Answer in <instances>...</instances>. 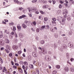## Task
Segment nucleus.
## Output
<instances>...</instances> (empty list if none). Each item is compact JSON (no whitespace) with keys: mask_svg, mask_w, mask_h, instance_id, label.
Here are the masks:
<instances>
[{"mask_svg":"<svg viewBox=\"0 0 74 74\" xmlns=\"http://www.w3.org/2000/svg\"><path fill=\"white\" fill-rule=\"evenodd\" d=\"M17 29H21V26H17Z\"/></svg>","mask_w":74,"mask_h":74,"instance_id":"c756f323","label":"nucleus"},{"mask_svg":"<svg viewBox=\"0 0 74 74\" xmlns=\"http://www.w3.org/2000/svg\"><path fill=\"white\" fill-rule=\"evenodd\" d=\"M14 64L15 66H19V64L18 63H15Z\"/></svg>","mask_w":74,"mask_h":74,"instance_id":"5fc2aeb1","label":"nucleus"},{"mask_svg":"<svg viewBox=\"0 0 74 74\" xmlns=\"http://www.w3.org/2000/svg\"><path fill=\"white\" fill-rule=\"evenodd\" d=\"M5 41L6 43H7V44H8L10 42V41L8 39H5Z\"/></svg>","mask_w":74,"mask_h":74,"instance_id":"9d476101","label":"nucleus"},{"mask_svg":"<svg viewBox=\"0 0 74 74\" xmlns=\"http://www.w3.org/2000/svg\"><path fill=\"white\" fill-rule=\"evenodd\" d=\"M54 36L56 38H58V34L57 33L54 34Z\"/></svg>","mask_w":74,"mask_h":74,"instance_id":"aec40b11","label":"nucleus"},{"mask_svg":"<svg viewBox=\"0 0 74 74\" xmlns=\"http://www.w3.org/2000/svg\"><path fill=\"white\" fill-rule=\"evenodd\" d=\"M52 2L53 3V4H54L56 3V1H55V0H52Z\"/></svg>","mask_w":74,"mask_h":74,"instance_id":"ea45409f","label":"nucleus"},{"mask_svg":"<svg viewBox=\"0 0 74 74\" xmlns=\"http://www.w3.org/2000/svg\"><path fill=\"white\" fill-rule=\"evenodd\" d=\"M71 71L72 72H74V69L73 68H71Z\"/></svg>","mask_w":74,"mask_h":74,"instance_id":"a878e982","label":"nucleus"},{"mask_svg":"<svg viewBox=\"0 0 74 74\" xmlns=\"http://www.w3.org/2000/svg\"><path fill=\"white\" fill-rule=\"evenodd\" d=\"M11 63H12V66H14V62H13V61H11Z\"/></svg>","mask_w":74,"mask_h":74,"instance_id":"603ef678","label":"nucleus"},{"mask_svg":"<svg viewBox=\"0 0 74 74\" xmlns=\"http://www.w3.org/2000/svg\"><path fill=\"white\" fill-rule=\"evenodd\" d=\"M44 42H45L44 40H42L40 42V44H44Z\"/></svg>","mask_w":74,"mask_h":74,"instance_id":"b1692460","label":"nucleus"},{"mask_svg":"<svg viewBox=\"0 0 74 74\" xmlns=\"http://www.w3.org/2000/svg\"><path fill=\"white\" fill-rule=\"evenodd\" d=\"M68 13L67 12H64L63 13V15H64V14H65V15H67V14Z\"/></svg>","mask_w":74,"mask_h":74,"instance_id":"c85d7f7f","label":"nucleus"},{"mask_svg":"<svg viewBox=\"0 0 74 74\" xmlns=\"http://www.w3.org/2000/svg\"><path fill=\"white\" fill-rule=\"evenodd\" d=\"M5 73H6V74H11L10 73V71H8L7 72H6Z\"/></svg>","mask_w":74,"mask_h":74,"instance_id":"a18cd8bd","label":"nucleus"},{"mask_svg":"<svg viewBox=\"0 0 74 74\" xmlns=\"http://www.w3.org/2000/svg\"><path fill=\"white\" fill-rule=\"evenodd\" d=\"M13 68L15 69H17L16 66H15V65H13Z\"/></svg>","mask_w":74,"mask_h":74,"instance_id":"2f4dec72","label":"nucleus"},{"mask_svg":"<svg viewBox=\"0 0 74 74\" xmlns=\"http://www.w3.org/2000/svg\"><path fill=\"white\" fill-rule=\"evenodd\" d=\"M29 66L30 69H34V66L32 64H30L29 65Z\"/></svg>","mask_w":74,"mask_h":74,"instance_id":"a211bd4d","label":"nucleus"},{"mask_svg":"<svg viewBox=\"0 0 74 74\" xmlns=\"http://www.w3.org/2000/svg\"><path fill=\"white\" fill-rule=\"evenodd\" d=\"M18 71L20 73H23V70L20 67L18 68Z\"/></svg>","mask_w":74,"mask_h":74,"instance_id":"f257e3e1","label":"nucleus"},{"mask_svg":"<svg viewBox=\"0 0 74 74\" xmlns=\"http://www.w3.org/2000/svg\"><path fill=\"white\" fill-rule=\"evenodd\" d=\"M59 8H62V5L61 4H60L59 5Z\"/></svg>","mask_w":74,"mask_h":74,"instance_id":"c9c22d12","label":"nucleus"},{"mask_svg":"<svg viewBox=\"0 0 74 74\" xmlns=\"http://www.w3.org/2000/svg\"><path fill=\"white\" fill-rule=\"evenodd\" d=\"M0 60L1 61V63H3V60H2V59H1V57H0Z\"/></svg>","mask_w":74,"mask_h":74,"instance_id":"49530a36","label":"nucleus"},{"mask_svg":"<svg viewBox=\"0 0 74 74\" xmlns=\"http://www.w3.org/2000/svg\"><path fill=\"white\" fill-rule=\"evenodd\" d=\"M6 71H7V69H6V68H5V66H4L3 67V69L2 71L3 73H4V72H5V71H6Z\"/></svg>","mask_w":74,"mask_h":74,"instance_id":"4468645a","label":"nucleus"},{"mask_svg":"<svg viewBox=\"0 0 74 74\" xmlns=\"http://www.w3.org/2000/svg\"><path fill=\"white\" fill-rule=\"evenodd\" d=\"M32 2L33 3H36L37 2V0H33L32 1Z\"/></svg>","mask_w":74,"mask_h":74,"instance_id":"e433bc0d","label":"nucleus"},{"mask_svg":"<svg viewBox=\"0 0 74 74\" xmlns=\"http://www.w3.org/2000/svg\"><path fill=\"white\" fill-rule=\"evenodd\" d=\"M64 70L65 71H69V68L68 67H66L64 68Z\"/></svg>","mask_w":74,"mask_h":74,"instance_id":"2eb2a0df","label":"nucleus"},{"mask_svg":"<svg viewBox=\"0 0 74 74\" xmlns=\"http://www.w3.org/2000/svg\"><path fill=\"white\" fill-rule=\"evenodd\" d=\"M68 46L70 48H71V47L73 46V45L71 44L70 43H69Z\"/></svg>","mask_w":74,"mask_h":74,"instance_id":"5701e85b","label":"nucleus"},{"mask_svg":"<svg viewBox=\"0 0 74 74\" xmlns=\"http://www.w3.org/2000/svg\"><path fill=\"white\" fill-rule=\"evenodd\" d=\"M22 68L23 70H25V65H23L22 66Z\"/></svg>","mask_w":74,"mask_h":74,"instance_id":"680f3d73","label":"nucleus"},{"mask_svg":"<svg viewBox=\"0 0 74 74\" xmlns=\"http://www.w3.org/2000/svg\"><path fill=\"white\" fill-rule=\"evenodd\" d=\"M43 1V0H40L39 1L40 3H42V2H43V1Z\"/></svg>","mask_w":74,"mask_h":74,"instance_id":"69168bd1","label":"nucleus"},{"mask_svg":"<svg viewBox=\"0 0 74 74\" xmlns=\"http://www.w3.org/2000/svg\"><path fill=\"white\" fill-rule=\"evenodd\" d=\"M22 26L23 28H24V29H26V28L27 27V25H26L25 24H23Z\"/></svg>","mask_w":74,"mask_h":74,"instance_id":"f8f14e48","label":"nucleus"},{"mask_svg":"<svg viewBox=\"0 0 74 74\" xmlns=\"http://www.w3.org/2000/svg\"><path fill=\"white\" fill-rule=\"evenodd\" d=\"M53 21H56V19L55 18H52Z\"/></svg>","mask_w":74,"mask_h":74,"instance_id":"4d7b16f0","label":"nucleus"},{"mask_svg":"<svg viewBox=\"0 0 74 74\" xmlns=\"http://www.w3.org/2000/svg\"><path fill=\"white\" fill-rule=\"evenodd\" d=\"M4 21L5 22H8V20L7 19H5Z\"/></svg>","mask_w":74,"mask_h":74,"instance_id":"8fccbe9b","label":"nucleus"},{"mask_svg":"<svg viewBox=\"0 0 74 74\" xmlns=\"http://www.w3.org/2000/svg\"><path fill=\"white\" fill-rule=\"evenodd\" d=\"M6 48L8 50H9L10 51L11 49L10 47L8 45H6Z\"/></svg>","mask_w":74,"mask_h":74,"instance_id":"423d86ee","label":"nucleus"},{"mask_svg":"<svg viewBox=\"0 0 74 74\" xmlns=\"http://www.w3.org/2000/svg\"><path fill=\"white\" fill-rule=\"evenodd\" d=\"M70 60H71V62H73L74 60V59L73 58H71L70 59Z\"/></svg>","mask_w":74,"mask_h":74,"instance_id":"09e8293b","label":"nucleus"},{"mask_svg":"<svg viewBox=\"0 0 74 74\" xmlns=\"http://www.w3.org/2000/svg\"><path fill=\"white\" fill-rule=\"evenodd\" d=\"M60 3L61 4H63V2L62 1H60Z\"/></svg>","mask_w":74,"mask_h":74,"instance_id":"774afa93","label":"nucleus"},{"mask_svg":"<svg viewBox=\"0 0 74 74\" xmlns=\"http://www.w3.org/2000/svg\"><path fill=\"white\" fill-rule=\"evenodd\" d=\"M47 29H49V26L48 25H47L46 26Z\"/></svg>","mask_w":74,"mask_h":74,"instance_id":"13d9d810","label":"nucleus"},{"mask_svg":"<svg viewBox=\"0 0 74 74\" xmlns=\"http://www.w3.org/2000/svg\"><path fill=\"white\" fill-rule=\"evenodd\" d=\"M13 30L14 31H15V30H16V27H15V26L13 27Z\"/></svg>","mask_w":74,"mask_h":74,"instance_id":"a19ab883","label":"nucleus"},{"mask_svg":"<svg viewBox=\"0 0 74 74\" xmlns=\"http://www.w3.org/2000/svg\"><path fill=\"white\" fill-rule=\"evenodd\" d=\"M42 53H43V54H46V53L45 51V50H44V48H42V49L41 50Z\"/></svg>","mask_w":74,"mask_h":74,"instance_id":"20e7f679","label":"nucleus"},{"mask_svg":"<svg viewBox=\"0 0 74 74\" xmlns=\"http://www.w3.org/2000/svg\"><path fill=\"white\" fill-rule=\"evenodd\" d=\"M24 23H25L27 24V23H28V21L27 20H25L24 21Z\"/></svg>","mask_w":74,"mask_h":74,"instance_id":"052dcab7","label":"nucleus"},{"mask_svg":"<svg viewBox=\"0 0 74 74\" xmlns=\"http://www.w3.org/2000/svg\"><path fill=\"white\" fill-rule=\"evenodd\" d=\"M8 70L9 71H10V72H11L12 71V69L11 68H10Z\"/></svg>","mask_w":74,"mask_h":74,"instance_id":"37998d69","label":"nucleus"},{"mask_svg":"<svg viewBox=\"0 0 74 74\" xmlns=\"http://www.w3.org/2000/svg\"><path fill=\"white\" fill-rule=\"evenodd\" d=\"M21 53H22V51H19L18 52V55H21Z\"/></svg>","mask_w":74,"mask_h":74,"instance_id":"393cba45","label":"nucleus"},{"mask_svg":"<svg viewBox=\"0 0 74 74\" xmlns=\"http://www.w3.org/2000/svg\"><path fill=\"white\" fill-rule=\"evenodd\" d=\"M37 11V8H32V11L33 12H36Z\"/></svg>","mask_w":74,"mask_h":74,"instance_id":"39448f33","label":"nucleus"},{"mask_svg":"<svg viewBox=\"0 0 74 74\" xmlns=\"http://www.w3.org/2000/svg\"><path fill=\"white\" fill-rule=\"evenodd\" d=\"M14 23H10L9 24V25L10 26H12V25H14Z\"/></svg>","mask_w":74,"mask_h":74,"instance_id":"cd10ccee","label":"nucleus"},{"mask_svg":"<svg viewBox=\"0 0 74 74\" xmlns=\"http://www.w3.org/2000/svg\"><path fill=\"white\" fill-rule=\"evenodd\" d=\"M53 74H57V71L56 70L53 71L52 72Z\"/></svg>","mask_w":74,"mask_h":74,"instance_id":"6ab92c4d","label":"nucleus"},{"mask_svg":"<svg viewBox=\"0 0 74 74\" xmlns=\"http://www.w3.org/2000/svg\"><path fill=\"white\" fill-rule=\"evenodd\" d=\"M26 15H23L22 16H20L19 17V19H22V18H25L26 17Z\"/></svg>","mask_w":74,"mask_h":74,"instance_id":"1a4fd4ad","label":"nucleus"},{"mask_svg":"<svg viewBox=\"0 0 74 74\" xmlns=\"http://www.w3.org/2000/svg\"><path fill=\"white\" fill-rule=\"evenodd\" d=\"M32 55L34 57H37V54H36V53L34 52L32 53Z\"/></svg>","mask_w":74,"mask_h":74,"instance_id":"6e6552de","label":"nucleus"},{"mask_svg":"<svg viewBox=\"0 0 74 74\" xmlns=\"http://www.w3.org/2000/svg\"><path fill=\"white\" fill-rule=\"evenodd\" d=\"M56 67L57 69H59L60 68V66L59 65H57L56 66Z\"/></svg>","mask_w":74,"mask_h":74,"instance_id":"dca6fc26","label":"nucleus"},{"mask_svg":"<svg viewBox=\"0 0 74 74\" xmlns=\"http://www.w3.org/2000/svg\"><path fill=\"white\" fill-rule=\"evenodd\" d=\"M14 2H15V3H18V0H14Z\"/></svg>","mask_w":74,"mask_h":74,"instance_id":"6e6d98bb","label":"nucleus"},{"mask_svg":"<svg viewBox=\"0 0 74 74\" xmlns=\"http://www.w3.org/2000/svg\"><path fill=\"white\" fill-rule=\"evenodd\" d=\"M40 13L42 14H44V13L42 11H40Z\"/></svg>","mask_w":74,"mask_h":74,"instance_id":"bf43d9fd","label":"nucleus"},{"mask_svg":"<svg viewBox=\"0 0 74 74\" xmlns=\"http://www.w3.org/2000/svg\"><path fill=\"white\" fill-rule=\"evenodd\" d=\"M27 69H28V67H27V66H26L25 67V69H24V70H25L26 71H27Z\"/></svg>","mask_w":74,"mask_h":74,"instance_id":"bb28decb","label":"nucleus"},{"mask_svg":"<svg viewBox=\"0 0 74 74\" xmlns=\"http://www.w3.org/2000/svg\"><path fill=\"white\" fill-rule=\"evenodd\" d=\"M24 71L25 73V74H27V72L26 71H26L25 70H24Z\"/></svg>","mask_w":74,"mask_h":74,"instance_id":"3c124183","label":"nucleus"},{"mask_svg":"<svg viewBox=\"0 0 74 74\" xmlns=\"http://www.w3.org/2000/svg\"><path fill=\"white\" fill-rule=\"evenodd\" d=\"M5 51L6 53H9V51H8L7 49H5Z\"/></svg>","mask_w":74,"mask_h":74,"instance_id":"473e14b6","label":"nucleus"},{"mask_svg":"<svg viewBox=\"0 0 74 74\" xmlns=\"http://www.w3.org/2000/svg\"><path fill=\"white\" fill-rule=\"evenodd\" d=\"M55 21H51V22H52V23H54V24H56V22H55Z\"/></svg>","mask_w":74,"mask_h":74,"instance_id":"4c0bfd02","label":"nucleus"},{"mask_svg":"<svg viewBox=\"0 0 74 74\" xmlns=\"http://www.w3.org/2000/svg\"><path fill=\"white\" fill-rule=\"evenodd\" d=\"M73 34V32L71 31H70L69 33V36H71L72 34Z\"/></svg>","mask_w":74,"mask_h":74,"instance_id":"f3484780","label":"nucleus"},{"mask_svg":"<svg viewBox=\"0 0 74 74\" xmlns=\"http://www.w3.org/2000/svg\"><path fill=\"white\" fill-rule=\"evenodd\" d=\"M35 63H36V61H33V64L34 65H35Z\"/></svg>","mask_w":74,"mask_h":74,"instance_id":"0e129e2a","label":"nucleus"},{"mask_svg":"<svg viewBox=\"0 0 74 74\" xmlns=\"http://www.w3.org/2000/svg\"><path fill=\"white\" fill-rule=\"evenodd\" d=\"M19 10H20L21 11H22V10H23V8H22V7L19 8Z\"/></svg>","mask_w":74,"mask_h":74,"instance_id":"79ce46f5","label":"nucleus"},{"mask_svg":"<svg viewBox=\"0 0 74 74\" xmlns=\"http://www.w3.org/2000/svg\"><path fill=\"white\" fill-rule=\"evenodd\" d=\"M64 19H63L62 20V22H61V24H62V25H64L66 23V18H65Z\"/></svg>","mask_w":74,"mask_h":74,"instance_id":"7ed1b4c3","label":"nucleus"},{"mask_svg":"<svg viewBox=\"0 0 74 74\" xmlns=\"http://www.w3.org/2000/svg\"><path fill=\"white\" fill-rule=\"evenodd\" d=\"M14 61L15 63H16V58L14 57Z\"/></svg>","mask_w":74,"mask_h":74,"instance_id":"58836bf2","label":"nucleus"},{"mask_svg":"<svg viewBox=\"0 0 74 74\" xmlns=\"http://www.w3.org/2000/svg\"><path fill=\"white\" fill-rule=\"evenodd\" d=\"M67 19L68 21H69L71 20V17L69 15H68L67 16Z\"/></svg>","mask_w":74,"mask_h":74,"instance_id":"ddd939ff","label":"nucleus"},{"mask_svg":"<svg viewBox=\"0 0 74 74\" xmlns=\"http://www.w3.org/2000/svg\"><path fill=\"white\" fill-rule=\"evenodd\" d=\"M18 4L19 5H21V4H23V3L22 2H18Z\"/></svg>","mask_w":74,"mask_h":74,"instance_id":"c03bdc74","label":"nucleus"},{"mask_svg":"<svg viewBox=\"0 0 74 74\" xmlns=\"http://www.w3.org/2000/svg\"><path fill=\"white\" fill-rule=\"evenodd\" d=\"M36 72L38 74H39V70H38V69H36Z\"/></svg>","mask_w":74,"mask_h":74,"instance_id":"7c9ffc66","label":"nucleus"},{"mask_svg":"<svg viewBox=\"0 0 74 74\" xmlns=\"http://www.w3.org/2000/svg\"><path fill=\"white\" fill-rule=\"evenodd\" d=\"M24 65L26 66H28V62L26 61L24 62Z\"/></svg>","mask_w":74,"mask_h":74,"instance_id":"9b49d317","label":"nucleus"},{"mask_svg":"<svg viewBox=\"0 0 74 74\" xmlns=\"http://www.w3.org/2000/svg\"><path fill=\"white\" fill-rule=\"evenodd\" d=\"M2 23H4V24H5V25H6V24H7V23H6L5 22H4V21H3Z\"/></svg>","mask_w":74,"mask_h":74,"instance_id":"e2e57ef3","label":"nucleus"},{"mask_svg":"<svg viewBox=\"0 0 74 74\" xmlns=\"http://www.w3.org/2000/svg\"><path fill=\"white\" fill-rule=\"evenodd\" d=\"M36 31L37 33H38L40 31V30H39L37 28L36 30Z\"/></svg>","mask_w":74,"mask_h":74,"instance_id":"864d4df0","label":"nucleus"},{"mask_svg":"<svg viewBox=\"0 0 74 74\" xmlns=\"http://www.w3.org/2000/svg\"><path fill=\"white\" fill-rule=\"evenodd\" d=\"M42 1L43 3H45V4H46V3H47V1L43 0Z\"/></svg>","mask_w":74,"mask_h":74,"instance_id":"f704fd0d","label":"nucleus"},{"mask_svg":"<svg viewBox=\"0 0 74 74\" xmlns=\"http://www.w3.org/2000/svg\"><path fill=\"white\" fill-rule=\"evenodd\" d=\"M74 2V0H70L69 1V3H71V4H73Z\"/></svg>","mask_w":74,"mask_h":74,"instance_id":"4be33fe9","label":"nucleus"},{"mask_svg":"<svg viewBox=\"0 0 74 74\" xmlns=\"http://www.w3.org/2000/svg\"><path fill=\"white\" fill-rule=\"evenodd\" d=\"M45 27V26L44 25L41 27V29H44Z\"/></svg>","mask_w":74,"mask_h":74,"instance_id":"338daca9","label":"nucleus"},{"mask_svg":"<svg viewBox=\"0 0 74 74\" xmlns=\"http://www.w3.org/2000/svg\"><path fill=\"white\" fill-rule=\"evenodd\" d=\"M9 56L10 57H11V56H12V53H10L9 54Z\"/></svg>","mask_w":74,"mask_h":74,"instance_id":"de8ad7c7","label":"nucleus"},{"mask_svg":"<svg viewBox=\"0 0 74 74\" xmlns=\"http://www.w3.org/2000/svg\"><path fill=\"white\" fill-rule=\"evenodd\" d=\"M19 37H20V38H22V37H23V34H22L20 33L19 34Z\"/></svg>","mask_w":74,"mask_h":74,"instance_id":"412c9836","label":"nucleus"},{"mask_svg":"<svg viewBox=\"0 0 74 74\" xmlns=\"http://www.w3.org/2000/svg\"><path fill=\"white\" fill-rule=\"evenodd\" d=\"M48 19L47 18L45 17L44 18V20L45 21H48Z\"/></svg>","mask_w":74,"mask_h":74,"instance_id":"72a5a7b5","label":"nucleus"},{"mask_svg":"<svg viewBox=\"0 0 74 74\" xmlns=\"http://www.w3.org/2000/svg\"><path fill=\"white\" fill-rule=\"evenodd\" d=\"M12 48L14 50H16L18 49V46L16 45H13Z\"/></svg>","mask_w":74,"mask_h":74,"instance_id":"f03ea898","label":"nucleus"},{"mask_svg":"<svg viewBox=\"0 0 74 74\" xmlns=\"http://www.w3.org/2000/svg\"><path fill=\"white\" fill-rule=\"evenodd\" d=\"M42 7L43 9H45L48 7V5H45L42 6Z\"/></svg>","mask_w":74,"mask_h":74,"instance_id":"0eeeda50","label":"nucleus"}]
</instances>
